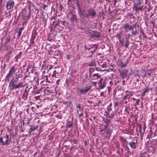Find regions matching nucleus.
Masks as SVG:
<instances>
[{
	"label": "nucleus",
	"instance_id": "4468645a",
	"mask_svg": "<svg viewBox=\"0 0 157 157\" xmlns=\"http://www.w3.org/2000/svg\"><path fill=\"white\" fill-rule=\"evenodd\" d=\"M112 103H110L107 107V112H106V113H107V115H109V113L110 111H111L112 110V109L111 108L112 107Z\"/></svg>",
	"mask_w": 157,
	"mask_h": 157
},
{
	"label": "nucleus",
	"instance_id": "49530a36",
	"mask_svg": "<svg viewBox=\"0 0 157 157\" xmlns=\"http://www.w3.org/2000/svg\"><path fill=\"white\" fill-rule=\"evenodd\" d=\"M127 103V101H125V103H126H126Z\"/></svg>",
	"mask_w": 157,
	"mask_h": 157
},
{
	"label": "nucleus",
	"instance_id": "72a5a7b5",
	"mask_svg": "<svg viewBox=\"0 0 157 157\" xmlns=\"http://www.w3.org/2000/svg\"><path fill=\"white\" fill-rule=\"evenodd\" d=\"M114 116V114L113 113H112L111 114L110 116H109V117H113Z\"/></svg>",
	"mask_w": 157,
	"mask_h": 157
},
{
	"label": "nucleus",
	"instance_id": "f03ea898",
	"mask_svg": "<svg viewBox=\"0 0 157 157\" xmlns=\"http://www.w3.org/2000/svg\"><path fill=\"white\" fill-rule=\"evenodd\" d=\"M101 132H103L101 134L104 136L108 138H109L112 132L108 125L105 126L104 129L101 130Z\"/></svg>",
	"mask_w": 157,
	"mask_h": 157
},
{
	"label": "nucleus",
	"instance_id": "412c9836",
	"mask_svg": "<svg viewBox=\"0 0 157 157\" xmlns=\"http://www.w3.org/2000/svg\"><path fill=\"white\" fill-rule=\"evenodd\" d=\"M128 63V62L127 61L126 63H124L122 62H121L120 63V65H119L122 68L125 67L126 66V64Z\"/></svg>",
	"mask_w": 157,
	"mask_h": 157
},
{
	"label": "nucleus",
	"instance_id": "58836bf2",
	"mask_svg": "<svg viewBox=\"0 0 157 157\" xmlns=\"http://www.w3.org/2000/svg\"><path fill=\"white\" fill-rule=\"evenodd\" d=\"M145 93H144V92H143V93H142V95H145Z\"/></svg>",
	"mask_w": 157,
	"mask_h": 157
},
{
	"label": "nucleus",
	"instance_id": "09e8293b",
	"mask_svg": "<svg viewBox=\"0 0 157 157\" xmlns=\"http://www.w3.org/2000/svg\"><path fill=\"white\" fill-rule=\"evenodd\" d=\"M140 157H142V156H140Z\"/></svg>",
	"mask_w": 157,
	"mask_h": 157
},
{
	"label": "nucleus",
	"instance_id": "ddd939ff",
	"mask_svg": "<svg viewBox=\"0 0 157 157\" xmlns=\"http://www.w3.org/2000/svg\"><path fill=\"white\" fill-rule=\"evenodd\" d=\"M17 68L16 66L12 67L10 70L9 73L13 75L17 71Z\"/></svg>",
	"mask_w": 157,
	"mask_h": 157
},
{
	"label": "nucleus",
	"instance_id": "dca6fc26",
	"mask_svg": "<svg viewBox=\"0 0 157 157\" xmlns=\"http://www.w3.org/2000/svg\"><path fill=\"white\" fill-rule=\"evenodd\" d=\"M23 27H21L19 28L17 32V33L18 34V38H19L20 36H21L22 31L23 30Z\"/></svg>",
	"mask_w": 157,
	"mask_h": 157
},
{
	"label": "nucleus",
	"instance_id": "e433bc0d",
	"mask_svg": "<svg viewBox=\"0 0 157 157\" xmlns=\"http://www.w3.org/2000/svg\"><path fill=\"white\" fill-rule=\"evenodd\" d=\"M30 7H31V6H30V5H29L28 6V9L29 10V11H30V13H31V10H30Z\"/></svg>",
	"mask_w": 157,
	"mask_h": 157
},
{
	"label": "nucleus",
	"instance_id": "c756f323",
	"mask_svg": "<svg viewBox=\"0 0 157 157\" xmlns=\"http://www.w3.org/2000/svg\"><path fill=\"white\" fill-rule=\"evenodd\" d=\"M129 42H128V40H127L126 42V43H125V47H126V48H127L128 47V45H129Z\"/></svg>",
	"mask_w": 157,
	"mask_h": 157
},
{
	"label": "nucleus",
	"instance_id": "f257e3e1",
	"mask_svg": "<svg viewBox=\"0 0 157 157\" xmlns=\"http://www.w3.org/2000/svg\"><path fill=\"white\" fill-rule=\"evenodd\" d=\"M25 85L23 84L22 82H20L17 84V82L13 81V79L10 82L9 88L10 90H13L14 89L24 87Z\"/></svg>",
	"mask_w": 157,
	"mask_h": 157
},
{
	"label": "nucleus",
	"instance_id": "20e7f679",
	"mask_svg": "<svg viewBox=\"0 0 157 157\" xmlns=\"http://www.w3.org/2000/svg\"><path fill=\"white\" fill-rule=\"evenodd\" d=\"M143 6L140 0H136V2L134 3V7L135 8V10L137 12L139 10H142Z\"/></svg>",
	"mask_w": 157,
	"mask_h": 157
},
{
	"label": "nucleus",
	"instance_id": "c03bdc74",
	"mask_svg": "<svg viewBox=\"0 0 157 157\" xmlns=\"http://www.w3.org/2000/svg\"><path fill=\"white\" fill-rule=\"evenodd\" d=\"M140 132H141V127H140Z\"/></svg>",
	"mask_w": 157,
	"mask_h": 157
},
{
	"label": "nucleus",
	"instance_id": "9b49d317",
	"mask_svg": "<svg viewBox=\"0 0 157 157\" xmlns=\"http://www.w3.org/2000/svg\"><path fill=\"white\" fill-rule=\"evenodd\" d=\"M128 71V70L124 69L120 72V75L121 77L124 79L126 77Z\"/></svg>",
	"mask_w": 157,
	"mask_h": 157
},
{
	"label": "nucleus",
	"instance_id": "473e14b6",
	"mask_svg": "<svg viewBox=\"0 0 157 157\" xmlns=\"http://www.w3.org/2000/svg\"><path fill=\"white\" fill-rule=\"evenodd\" d=\"M56 73H57V74H58V72H56V70H55V71H54V73H53V74L52 75L54 76V75H56Z\"/></svg>",
	"mask_w": 157,
	"mask_h": 157
},
{
	"label": "nucleus",
	"instance_id": "4be33fe9",
	"mask_svg": "<svg viewBox=\"0 0 157 157\" xmlns=\"http://www.w3.org/2000/svg\"><path fill=\"white\" fill-rule=\"evenodd\" d=\"M101 77L100 75H99L98 73L95 74L93 76V78L94 79H97Z\"/></svg>",
	"mask_w": 157,
	"mask_h": 157
},
{
	"label": "nucleus",
	"instance_id": "7c9ffc66",
	"mask_svg": "<svg viewBox=\"0 0 157 157\" xmlns=\"http://www.w3.org/2000/svg\"><path fill=\"white\" fill-rule=\"evenodd\" d=\"M34 38H32L30 40V43L32 44H33L34 43Z\"/></svg>",
	"mask_w": 157,
	"mask_h": 157
},
{
	"label": "nucleus",
	"instance_id": "bb28decb",
	"mask_svg": "<svg viewBox=\"0 0 157 157\" xmlns=\"http://www.w3.org/2000/svg\"><path fill=\"white\" fill-rule=\"evenodd\" d=\"M152 71V70H149L147 71L146 72V74H147L148 75H150L151 74V71Z\"/></svg>",
	"mask_w": 157,
	"mask_h": 157
},
{
	"label": "nucleus",
	"instance_id": "9d476101",
	"mask_svg": "<svg viewBox=\"0 0 157 157\" xmlns=\"http://www.w3.org/2000/svg\"><path fill=\"white\" fill-rule=\"evenodd\" d=\"M90 89L91 87L90 86H87L84 89H80L78 88V90L80 92V94H86Z\"/></svg>",
	"mask_w": 157,
	"mask_h": 157
},
{
	"label": "nucleus",
	"instance_id": "79ce46f5",
	"mask_svg": "<svg viewBox=\"0 0 157 157\" xmlns=\"http://www.w3.org/2000/svg\"><path fill=\"white\" fill-rule=\"evenodd\" d=\"M112 82L111 81L110 82L109 84H110L111 85L113 84V83H111Z\"/></svg>",
	"mask_w": 157,
	"mask_h": 157
},
{
	"label": "nucleus",
	"instance_id": "b1692460",
	"mask_svg": "<svg viewBox=\"0 0 157 157\" xmlns=\"http://www.w3.org/2000/svg\"><path fill=\"white\" fill-rule=\"evenodd\" d=\"M22 52H19L18 54L15 57V59L16 60H17L18 58L21 56Z\"/></svg>",
	"mask_w": 157,
	"mask_h": 157
},
{
	"label": "nucleus",
	"instance_id": "2f4dec72",
	"mask_svg": "<svg viewBox=\"0 0 157 157\" xmlns=\"http://www.w3.org/2000/svg\"><path fill=\"white\" fill-rule=\"evenodd\" d=\"M31 119L30 118H29V119H27V123L28 124H29V123H30V121H31Z\"/></svg>",
	"mask_w": 157,
	"mask_h": 157
},
{
	"label": "nucleus",
	"instance_id": "4c0bfd02",
	"mask_svg": "<svg viewBox=\"0 0 157 157\" xmlns=\"http://www.w3.org/2000/svg\"><path fill=\"white\" fill-rule=\"evenodd\" d=\"M117 102H116V103H115V106H116L117 105Z\"/></svg>",
	"mask_w": 157,
	"mask_h": 157
},
{
	"label": "nucleus",
	"instance_id": "a19ab883",
	"mask_svg": "<svg viewBox=\"0 0 157 157\" xmlns=\"http://www.w3.org/2000/svg\"><path fill=\"white\" fill-rule=\"evenodd\" d=\"M59 80H57V82H56V83H57V84H58V83H59Z\"/></svg>",
	"mask_w": 157,
	"mask_h": 157
},
{
	"label": "nucleus",
	"instance_id": "f8f14e48",
	"mask_svg": "<svg viewBox=\"0 0 157 157\" xmlns=\"http://www.w3.org/2000/svg\"><path fill=\"white\" fill-rule=\"evenodd\" d=\"M98 84V87L100 89H102L105 87V82L102 78L101 79Z\"/></svg>",
	"mask_w": 157,
	"mask_h": 157
},
{
	"label": "nucleus",
	"instance_id": "c85d7f7f",
	"mask_svg": "<svg viewBox=\"0 0 157 157\" xmlns=\"http://www.w3.org/2000/svg\"><path fill=\"white\" fill-rule=\"evenodd\" d=\"M149 90V89L148 88L146 87L144 89V93H146Z\"/></svg>",
	"mask_w": 157,
	"mask_h": 157
},
{
	"label": "nucleus",
	"instance_id": "5701e85b",
	"mask_svg": "<svg viewBox=\"0 0 157 157\" xmlns=\"http://www.w3.org/2000/svg\"><path fill=\"white\" fill-rule=\"evenodd\" d=\"M12 76V75L8 73L6 76L5 80L8 81H9L10 80V78Z\"/></svg>",
	"mask_w": 157,
	"mask_h": 157
},
{
	"label": "nucleus",
	"instance_id": "37998d69",
	"mask_svg": "<svg viewBox=\"0 0 157 157\" xmlns=\"http://www.w3.org/2000/svg\"><path fill=\"white\" fill-rule=\"evenodd\" d=\"M26 111L27 112H28V111H29V108H27V109H26Z\"/></svg>",
	"mask_w": 157,
	"mask_h": 157
},
{
	"label": "nucleus",
	"instance_id": "1a4fd4ad",
	"mask_svg": "<svg viewBox=\"0 0 157 157\" xmlns=\"http://www.w3.org/2000/svg\"><path fill=\"white\" fill-rule=\"evenodd\" d=\"M136 24H133L132 25H130L128 24H125L124 26V29H125V31L128 32L129 30H133Z\"/></svg>",
	"mask_w": 157,
	"mask_h": 157
},
{
	"label": "nucleus",
	"instance_id": "aec40b11",
	"mask_svg": "<svg viewBox=\"0 0 157 157\" xmlns=\"http://www.w3.org/2000/svg\"><path fill=\"white\" fill-rule=\"evenodd\" d=\"M71 20L72 21H76L77 20L76 15L72 14L71 17Z\"/></svg>",
	"mask_w": 157,
	"mask_h": 157
},
{
	"label": "nucleus",
	"instance_id": "2eb2a0df",
	"mask_svg": "<svg viewBox=\"0 0 157 157\" xmlns=\"http://www.w3.org/2000/svg\"><path fill=\"white\" fill-rule=\"evenodd\" d=\"M30 127H31L30 128L29 132H30L33 131L38 128V126L36 125H31L30 126Z\"/></svg>",
	"mask_w": 157,
	"mask_h": 157
},
{
	"label": "nucleus",
	"instance_id": "c9c22d12",
	"mask_svg": "<svg viewBox=\"0 0 157 157\" xmlns=\"http://www.w3.org/2000/svg\"><path fill=\"white\" fill-rule=\"evenodd\" d=\"M17 1L19 2H23L25 1V0H17Z\"/></svg>",
	"mask_w": 157,
	"mask_h": 157
},
{
	"label": "nucleus",
	"instance_id": "423d86ee",
	"mask_svg": "<svg viewBox=\"0 0 157 157\" xmlns=\"http://www.w3.org/2000/svg\"><path fill=\"white\" fill-rule=\"evenodd\" d=\"M22 16L24 19L27 20L30 18L31 13L30 11L23 9L22 11Z\"/></svg>",
	"mask_w": 157,
	"mask_h": 157
},
{
	"label": "nucleus",
	"instance_id": "f3484780",
	"mask_svg": "<svg viewBox=\"0 0 157 157\" xmlns=\"http://www.w3.org/2000/svg\"><path fill=\"white\" fill-rule=\"evenodd\" d=\"M26 90H25V92L24 93L22 96V98L24 100H25L27 98L28 95V93L26 91Z\"/></svg>",
	"mask_w": 157,
	"mask_h": 157
},
{
	"label": "nucleus",
	"instance_id": "0eeeda50",
	"mask_svg": "<svg viewBox=\"0 0 157 157\" xmlns=\"http://www.w3.org/2000/svg\"><path fill=\"white\" fill-rule=\"evenodd\" d=\"M76 108L77 113L79 114V117L82 116L83 115V108L81 107L80 104H77L76 105Z\"/></svg>",
	"mask_w": 157,
	"mask_h": 157
},
{
	"label": "nucleus",
	"instance_id": "39448f33",
	"mask_svg": "<svg viewBox=\"0 0 157 157\" xmlns=\"http://www.w3.org/2000/svg\"><path fill=\"white\" fill-rule=\"evenodd\" d=\"M96 15V13L95 10L92 8L87 10L86 12L84 13L85 16L87 18H88L89 16L93 17Z\"/></svg>",
	"mask_w": 157,
	"mask_h": 157
},
{
	"label": "nucleus",
	"instance_id": "de8ad7c7",
	"mask_svg": "<svg viewBox=\"0 0 157 157\" xmlns=\"http://www.w3.org/2000/svg\"><path fill=\"white\" fill-rule=\"evenodd\" d=\"M95 51V50H94V51H93V52H94Z\"/></svg>",
	"mask_w": 157,
	"mask_h": 157
},
{
	"label": "nucleus",
	"instance_id": "7ed1b4c3",
	"mask_svg": "<svg viewBox=\"0 0 157 157\" xmlns=\"http://www.w3.org/2000/svg\"><path fill=\"white\" fill-rule=\"evenodd\" d=\"M9 135H6V136L1 137L0 139V142L3 145H7L10 144V141L9 140Z\"/></svg>",
	"mask_w": 157,
	"mask_h": 157
},
{
	"label": "nucleus",
	"instance_id": "6e6552de",
	"mask_svg": "<svg viewBox=\"0 0 157 157\" xmlns=\"http://www.w3.org/2000/svg\"><path fill=\"white\" fill-rule=\"evenodd\" d=\"M14 5V2L13 0H9L6 3V8L7 9H10L13 8Z\"/></svg>",
	"mask_w": 157,
	"mask_h": 157
},
{
	"label": "nucleus",
	"instance_id": "cd10ccee",
	"mask_svg": "<svg viewBox=\"0 0 157 157\" xmlns=\"http://www.w3.org/2000/svg\"><path fill=\"white\" fill-rule=\"evenodd\" d=\"M131 32L132 34V35H135L137 33V32L136 30H135L134 31L133 30Z\"/></svg>",
	"mask_w": 157,
	"mask_h": 157
},
{
	"label": "nucleus",
	"instance_id": "ea45409f",
	"mask_svg": "<svg viewBox=\"0 0 157 157\" xmlns=\"http://www.w3.org/2000/svg\"><path fill=\"white\" fill-rule=\"evenodd\" d=\"M145 128H146V127L145 126H144V132L145 131Z\"/></svg>",
	"mask_w": 157,
	"mask_h": 157
},
{
	"label": "nucleus",
	"instance_id": "a211bd4d",
	"mask_svg": "<svg viewBox=\"0 0 157 157\" xmlns=\"http://www.w3.org/2000/svg\"><path fill=\"white\" fill-rule=\"evenodd\" d=\"M129 144L131 147L133 149H135L136 146L135 143L134 142H131L129 143Z\"/></svg>",
	"mask_w": 157,
	"mask_h": 157
},
{
	"label": "nucleus",
	"instance_id": "a878e982",
	"mask_svg": "<svg viewBox=\"0 0 157 157\" xmlns=\"http://www.w3.org/2000/svg\"><path fill=\"white\" fill-rule=\"evenodd\" d=\"M20 78V76H18L17 77L14 79H13V81L17 82V81H19V78Z\"/></svg>",
	"mask_w": 157,
	"mask_h": 157
},
{
	"label": "nucleus",
	"instance_id": "a18cd8bd",
	"mask_svg": "<svg viewBox=\"0 0 157 157\" xmlns=\"http://www.w3.org/2000/svg\"><path fill=\"white\" fill-rule=\"evenodd\" d=\"M91 52H92V54H93V51H91Z\"/></svg>",
	"mask_w": 157,
	"mask_h": 157
},
{
	"label": "nucleus",
	"instance_id": "6ab92c4d",
	"mask_svg": "<svg viewBox=\"0 0 157 157\" xmlns=\"http://www.w3.org/2000/svg\"><path fill=\"white\" fill-rule=\"evenodd\" d=\"M72 126V122L68 121L66 123V127L67 128H70Z\"/></svg>",
	"mask_w": 157,
	"mask_h": 157
},
{
	"label": "nucleus",
	"instance_id": "393cba45",
	"mask_svg": "<svg viewBox=\"0 0 157 157\" xmlns=\"http://www.w3.org/2000/svg\"><path fill=\"white\" fill-rule=\"evenodd\" d=\"M94 36L96 38L98 37H99V33L98 32H95L94 33Z\"/></svg>",
	"mask_w": 157,
	"mask_h": 157
},
{
	"label": "nucleus",
	"instance_id": "f704fd0d",
	"mask_svg": "<svg viewBox=\"0 0 157 157\" xmlns=\"http://www.w3.org/2000/svg\"><path fill=\"white\" fill-rule=\"evenodd\" d=\"M31 109L33 110V111H34V110L35 109V108L33 107H31Z\"/></svg>",
	"mask_w": 157,
	"mask_h": 157
}]
</instances>
